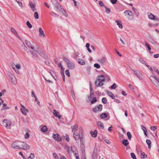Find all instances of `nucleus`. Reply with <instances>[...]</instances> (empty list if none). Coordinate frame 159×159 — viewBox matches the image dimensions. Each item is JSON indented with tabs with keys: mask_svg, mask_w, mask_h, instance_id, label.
<instances>
[{
	"mask_svg": "<svg viewBox=\"0 0 159 159\" xmlns=\"http://www.w3.org/2000/svg\"><path fill=\"white\" fill-rule=\"evenodd\" d=\"M105 81V77L103 75H99L95 82V84L97 87L102 86L103 84V82Z\"/></svg>",
	"mask_w": 159,
	"mask_h": 159,
	"instance_id": "1",
	"label": "nucleus"
},
{
	"mask_svg": "<svg viewBox=\"0 0 159 159\" xmlns=\"http://www.w3.org/2000/svg\"><path fill=\"white\" fill-rule=\"evenodd\" d=\"M63 61L66 63L68 68L70 69H73L75 67L74 63L69 60L67 58L64 57L63 58Z\"/></svg>",
	"mask_w": 159,
	"mask_h": 159,
	"instance_id": "2",
	"label": "nucleus"
},
{
	"mask_svg": "<svg viewBox=\"0 0 159 159\" xmlns=\"http://www.w3.org/2000/svg\"><path fill=\"white\" fill-rule=\"evenodd\" d=\"M124 14L129 20H131L133 19V14L131 11L129 10H126L124 11Z\"/></svg>",
	"mask_w": 159,
	"mask_h": 159,
	"instance_id": "3",
	"label": "nucleus"
},
{
	"mask_svg": "<svg viewBox=\"0 0 159 159\" xmlns=\"http://www.w3.org/2000/svg\"><path fill=\"white\" fill-rule=\"evenodd\" d=\"M73 136L76 141L80 140L81 142L83 139V135L82 134L81 135L77 132H74L73 133Z\"/></svg>",
	"mask_w": 159,
	"mask_h": 159,
	"instance_id": "4",
	"label": "nucleus"
},
{
	"mask_svg": "<svg viewBox=\"0 0 159 159\" xmlns=\"http://www.w3.org/2000/svg\"><path fill=\"white\" fill-rule=\"evenodd\" d=\"M150 79L157 87H159V78L157 79L153 76H151L150 77Z\"/></svg>",
	"mask_w": 159,
	"mask_h": 159,
	"instance_id": "5",
	"label": "nucleus"
},
{
	"mask_svg": "<svg viewBox=\"0 0 159 159\" xmlns=\"http://www.w3.org/2000/svg\"><path fill=\"white\" fill-rule=\"evenodd\" d=\"M20 148L25 150H28L30 148V146L25 142L20 141Z\"/></svg>",
	"mask_w": 159,
	"mask_h": 159,
	"instance_id": "6",
	"label": "nucleus"
},
{
	"mask_svg": "<svg viewBox=\"0 0 159 159\" xmlns=\"http://www.w3.org/2000/svg\"><path fill=\"white\" fill-rule=\"evenodd\" d=\"M11 147L13 148H20V141H16L13 142L11 144Z\"/></svg>",
	"mask_w": 159,
	"mask_h": 159,
	"instance_id": "7",
	"label": "nucleus"
},
{
	"mask_svg": "<svg viewBox=\"0 0 159 159\" xmlns=\"http://www.w3.org/2000/svg\"><path fill=\"white\" fill-rule=\"evenodd\" d=\"M102 109V104H99L97 107H95L92 110L93 112H97L101 111Z\"/></svg>",
	"mask_w": 159,
	"mask_h": 159,
	"instance_id": "8",
	"label": "nucleus"
},
{
	"mask_svg": "<svg viewBox=\"0 0 159 159\" xmlns=\"http://www.w3.org/2000/svg\"><path fill=\"white\" fill-rule=\"evenodd\" d=\"M53 138L57 142H59L61 141V138L58 134H54L53 135Z\"/></svg>",
	"mask_w": 159,
	"mask_h": 159,
	"instance_id": "9",
	"label": "nucleus"
},
{
	"mask_svg": "<svg viewBox=\"0 0 159 159\" xmlns=\"http://www.w3.org/2000/svg\"><path fill=\"white\" fill-rule=\"evenodd\" d=\"M20 105L22 107V108H21L20 109L21 111L25 115H26L27 112H28V110L21 104H20Z\"/></svg>",
	"mask_w": 159,
	"mask_h": 159,
	"instance_id": "10",
	"label": "nucleus"
},
{
	"mask_svg": "<svg viewBox=\"0 0 159 159\" xmlns=\"http://www.w3.org/2000/svg\"><path fill=\"white\" fill-rule=\"evenodd\" d=\"M39 35L41 37H44L46 36L43 30L41 28L39 27Z\"/></svg>",
	"mask_w": 159,
	"mask_h": 159,
	"instance_id": "11",
	"label": "nucleus"
},
{
	"mask_svg": "<svg viewBox=\"0 0 159 159\" xmlns=\"http://www.w3.org/2000/svg\"><path fill=\"white\" fill-rule=\"evenodd\" d=\"M107 58L105 57H102L98 60V61L102 64L104 65L106 62Z\"/></svg>",
	"mask_w": 159,
	"mask_h": 159,
	"instance_id": "12",
	"label": "nucleus"
},
{
	"mask_svg": "<svg viewBox=\"0 0 159 159\" xmlns=\"http://www.w3.org/2000/svg\"><path fill=\"white\" fill-rule=\"evenodd\" d=\"M72 131L73 132H76L78 130V125L75 124L74 125L71 126Z\"/></svg>",
	"mask_w": 159,
	"mask_h": 159,
	"instance_id": "13",
	"label": "nucleus"
},
{
	"mask_svg": "<svg viewBox=\"0 0 159 159\" xmlns=\"http://www.w3.org/2000/svg\"><path fill=\"white\" fill-rule=\"evenodd\" d=\"M97 125L99 128L102 129L104 128V126L103 123L101 121H98L97 122Z\"/></svg>",
	"mask_w": 159,
	"mask_h": 159,
	"instance_id": "14",
	"label": "nucleus"
},
{
	"mask_svg": "<svg viewBox=\"0 0 159 159\" xmlns=\"http://www.w3.org/2000/svg\"><path fill=\"white\" fill-rule=\"evenodd\" d=\"M53 113L55 116L59 119L61 118V116L59 115V112L57 110H53Z\"/></svg>",
	"mask_w": 159,
	"mask_h": 159,
	"instance_id": "15",
	"label": "nucleus"
},
{
	"mask_svg": "<svg viewBox=\"0 0 159 159\" xmlns=\"http://www.w3.org/2000/svg\"><path fill=\"white\" fill-rule=\"evenodd\" d=\"M90 133L92 137L95 138L97 136L98 133L97 131L96 130L94 131H90Z\"/></svg>",
	"mask_w": 159,
	"mask_h": 159,
	"instance_id": "16",
	"label": "nucleus"
},
{
	"mask_svg": "<svg viewBox=\"0 0 159 159\" xmlns=\"http://www.w3.org/2000/svg\"><path fill=\"white\" fill-rule=\"evenodd\" d=\"M41 131L43 132H46L48 131V128L46 125L43 126L41 129Z\"/></svg>",
	"mask_w": 159,
	"mask_h": 159,
	"instance_id": "17",
	"label": "nucleus"
},
{
	"mask_svg": "<svg viewBox=\"0 0 159 159\" xmlns=\"http://www.w3.org/2000/svg\"><path fill=\"white\" fill-rule=\"evenodd\" d=\"M30 6L33 11L36 10V9L35 7V5L34 4L32 3H30Z\"/></svg>",
	"mask_w": 159,
	"mask_h": 159,
	"instance_id": "18",
	"label": "nucleus"
},
{
	"mask_svg": "<svg viewBox=\"0 0 159 159\" xmlns=\"http://www.w3.org/2000/svg\"><path fill=\"white\" fill-rule=\"evenodd\" d=\"M116 22L117 23V24L119 26V27L120 28H122V25L121 23V22L120 21H119L117 20H116Z\"/></svg>",
	"mask_w": 159,
	"mask_h": 159,
	"instance_id": "19",
	"label": "nucleus"
},
{
	"mask_svg": "<svg viewBox=\"0 0 159 159\" xmlns=\"http://www.w3.org/2000/svg\"><path fill=\"white\" fill-rule=\"evenodd\" d=\"M122 143L125 146H127L129 143L127 140L124 139L122 141Z\"/></svg>",
	"mask_w": 159,
	"mask_h": 159,
	"instance_id": "20",
	"label": "nucleus"
},
{
	"mask_svg": "<svg viewBox=\"0 0 159 159\" xmlns=\"http://www.w3.org/2000/svg\"><path fill=\"white\" fill-rule=\"evenodd\" d=\"M6 123V125H5V126L6 127H7V128L8 129H9V128H10V127H11V122L9 120Z\"/></svg>",
	"mask_w": 159,
	"mask_h": 159,
	"instance_id": "21",
	"label": "nucleus"
},
{
	"mask_svg": "<svg viewBox=\"0 0 159 159\" xmlns=\"http://www.w3.org/2000/svg\"><path fill=\"white\" fill-rule=\"evenodd\" d=\"M146 142L148 145V148L150 149L151 148V141L149 139H147Z\"/></svg>",
	"mask_w": 159,
	"mask_h": 159,
	"instance_id": "22",
	"label": "nucleus"
},
{
	"mask_svg": "<svg viewBox=\"0 0 159 159\" xmlns=\"http://www.w3.org/2000/svg\"><path fill=\"white\" fill-rule=\"evenodd\" d=\"M78 63L81 65H84L85 64V62L82 59H78Z\"/></svg>",
	"mask_w": 159,
	"mask_h": 159,
	"instance_id": "23",
	"label": "nucleus"
},
{
	"mask_svg": "<svg viewBox=\"0 0 159 159\" xmlns=\"http://www.w3.org/2000/svg\"><path fill=\"white\" fill-rule=\"evenodd\" d=\"M11 83L14 84H15L17 83V81L16 79L14 77H12L11 79Z\"/></svg>",
	"mask_w": 159,
	"mask_h": 159,
	"instance_id": "24",
	"label": "nucleus"
},
{
	"mask_svg": "<svg viewBox=\"0 0 159 159\" xmlns=\"http://www.w3.org/2000/svg\"><path fill=\"white\" fill-rule=\"evenodd\" d=\"M148 17L151 20H155V16L154 15L152 14L151 13H150L148 15Z\"/></svg>",
	"mask_w": 159,
	"mask_h": 159,
	"instance_id": "25",
	"label": "nucleus"
},
{
	"mask_svg": "<svg viewBox=\"0 0 159 159\" xmlns=\"http://www.w3.org/2000/svg\"><path fill=\"white\" fill-rule=\"evenodd\" d=\"M107 115L106 113H103L101 114V115L100 117L101 118V119H103L106 118L107 117Z\"/></svg>",
	"mask_w": 159,
	"mask_h": 159,
	"instance_id": "26",
	"label": "nucleus"
},
{
	"mask_svg": "<svg viewBox=\"0 0 159 159\" xmlns=\"http://www.w3.org/2000/svg\"><path fill=\"white\" fill-rule=\"evenodd\" d=\"M16 1L18 3L20 7H23L22 0H16Z\"/></svg>",
	"mask_w": 159,
	"mask_h": 159,
	"instance_id": "27",
	"label": "nucleus"
},
{
	"mask_svg": "<svg viewBox=\"0 0 159 159\" xmlns=\"http://www.w3.org/2000/svg\"><path fill=\"white\" fill-rule=\"evenodd\" d=\"M107 94L112 98L114 99L115 98V97L114 95L111 92H108Z\"/></svg>",
	"mask_w": 159,
	"mask_h": 159,
	"instance_id": "28",
	"label": "nucleus"
},
{
	"mask_svg": "<svg viewBox=\"0 0 159 159\" xmlns=\"http://www.w3.org/2000/svg\"><path fill=\"white\" fill-rule=\"evenodd\" d=\"M11 31L15 35H17L18 34V33L14 28H11Z\"/></svg>",
	"mask_w": 159,
	"mask_h": 159,
	"instance_id": "29",
	"label": "nucleus"
},
{
	"mask_svg": "<svg viewBox=\"0 0 159 159\" xmlns=\"http://www.w3.org/2000/svg\"><path fill=\"white\" fill-rule=\"evenodd\" d=\"M34 17L36 19H38L39 18V15L37 12H35L34 13Z\"/></svg>",
	"mask_w": 159,
	"mask_h": 159,
	"instance_id": "30",
	"label": "nucleus"
},
{
	"mask_svg": "<svg viewBox=\"0 0 159 159\" xmlns=\"http://www.w3.org/2000/svg\"><path fill=\"white\" fill-rule=\"evenodd\" d=\"M105 11L106 12L107 14L109 13L111 11L110 9L107 7L106 6H105Z\"/></svg>",
	"mask_w": 159,
	"mask_h": 159,
	"instance_id": "31",
	"label": "nucleus"
},
{
	"mask_svg": "<svg viewBox=\"0 0 159 159\" xmlns=\"http://www.w3.org/2000/svg\"><path fill=\"white\" fill-rule=\"evenodd\" d=\"M53 156L55 159H59L56 153H53Z\"/></svg>",
	"mask_w": 159,
	"mask_h": 159,
	"instance_id": "32",
	"label": "nucleus"
},
{
	"mask_svg": "<svg viewBox=\"0 0 159 159\" xmlns=\"http://www.w3.org/2000/svg\"><path fill=\"white\" fill-rule=\"evenodd\" d=\"M147 155L145 154L144 152H143L141 153V157L142 158H144L147 157Z\"/></svg>",
	"mask_w": 159,
	"mask_h": 159,
	"instance_id": "33",
	"label": "nucleus"
},
{
	"mask_svg": "<svg viewBox=\"0 0 159 159\" xmlns=\"http://www.w3.org/2000/svg\"><path fill=\"white\" fill-rule=\"evenodd\" d=\"M146 66L150 70L152 73L153 74L154 73V71L151 67L148 65H146Z\"/></svg>",
	"mask_w": 159,
	"mask_h": 159,
	"instance_id": "34",
	"label": "nucleus"
},
{
	"mask_svg": "<svg viewBox=\"0 0 159 159\" xmlns=\"http://www.w3.org/2000/svg\"><path fill=\"white\" fill-rule=\"evenodd\" d=\"M90 90H91V93H90L89 97L90 99H91L93 97V92L92 93V90H93V89H92V87H90Z\"/></svg>",
	"mask_w": 159,
	"mask_h": 159,
	"instance_id": "35",
	"label": "nucleus"
},
{
	"mask_svg": "<svg viewBox=\"0 0 159 159\" xmlns=\"http://www.w3.org/2000/svg\"><path fill=\"white\" fill-rule=\"evenodd\" d=\"M65 139L67 142H69L70 141V138L68 134H66L65 136Z\"/></svg>",
	"mask_w": 159,
	"mask_h": 159,
	"instance_id": "36",
	"label": "nucleus"
},
{
	"mask_svg": "<svg viewBox=\"0 0 159 159\" xmlns=\"http://www.w3.org/2000/svg\"><path fill=\"white\" fill-rule=\"evenodd\" d=\"M97 101V100L96 97H93V98L92 100L91 101V103L93 104L94 102H96Z\"/></svg>",
	"mask_w": 159,
	"mask_h": 159,
	"instance_id": "37",
	"label": "nucleus"
},
{
	"mask_svg": "<svg viewBox=\"0 0 159 159\" xmlns=\"http://www.w3.org/2000/svg\"><path fill=\"white\" fill-rule=\"evenodd\" d=\"M26 24L29 28H31L32 27V25L29 21L26 22Z\"/></svg>",
	"mask_w": 159,
	"mask_h": 159,
	"instance_id": "38",
	"label": "nucleus"
},
{
	"mask_svg": "<svg viewBox=\"0 0 159 159\" xmlns=\"http://www.w3.org/2000/svg\"><path fill=\"white\" fill-rule=\"evenodd\" d=\"M2 109H9V107H7V104L4 103L2 107Z\"/></svg>",
	"mask_w": 159,
	"mask_h": 159,
	"instance_id": "39",
	"label": "nucleus"
},
{
	"mask_svg": "<svg viewBox=\"0 0 159 159\" xmlns=\"http://www.w3.org/2000/svg\"><path fill=\"white\" fill-rule=\"evenodd\" d=\"M127 135L128 137V139L129 140H130L131 138V135L130 133L129 132H128L127 133Z\"/></svg>",
	"mask_w": 159,
	"mask_h": 159,
	"instance_id": "40",
	"label": "nucleus"
},
{
	"mask_svg": "<svg viewBox=\"0 0 159 159\" xmlns=\"http://www.w3.org/2000/svg\"><path fill=\"white\" fill-rule=\"evenodd\" d=\"M34 155L31 153L30 156L28 157V159H34Z\"/></svg>",
	"mask_w": 159,
	"mask_h": 159,
	"instance_id": "41",
	"label": "nucleus"
},
{
	"mask_svg": "<svg viewBox=\"0 0 159 159\" xmlns=\"http://www.w3.org/2000/svg\"><path fill=\"white\" fill-rule=\"evenodd\" d=\"M102 102L104 104H106L107 102V99L106 98H103L102 99Z\"/></svg>",
	"mask_w": 159,
	"mask_h": 159,
	"instance_id": "42",
	"label": "nucleus"
},
{
	"mask_svg": "<svg viewBox=\"0 0 159 159\" xmlns=\"http://www.w3.org/2000/svg\"><path fill=\"white\" fill-rule=\"evenodd\" d=\"M94 67L97 69H99L100 67V65L98 63L94 64Z\"/></svg>",
	"mask_w": 159,
	"mask_h": 159,
	"instance_id": "43",
	"label": "nucleus"
},
{
	"mask_svg": "<svg viewBox=\"0 0 159 159\" xmlns=\"http://www.w3.org/2000/svg\"><path fill=\"white\" fill-rule=\"evenodd\" d=\"M65 73L66 75L69 77L70 76L69 70H66L65 71Z\"/></svg>",
	"mask_w": 159,
	"mask_h": 159,
	"instance_id": "44",
	"label": "nucleus"
},
{
	"mask_svg": "<svg viewBox=\"0 0 159 159\" xmlns=\"http://www.w3.org/2000/svg\"><path fill=\"white\" fill-rule=\"evenodd\" d=\"M56 7H57V8L58 9H60L61 10V9H62V7H61V5H60V4H59L58 3Z\"/></svg>",
	"mask_w": 159,
	"mask_h": 159,
	"instance_id": "45",
	"label": "nucleus"
},
{
	"mask_svg": "<svg viewBox=\"0 0 159 159\" xmlns=\"http://www.w3.org/2000/svg\"><path fill=\"white\" fill-rule=\"evenodd\" d=\"M30 137V134L28 132H27L25 134V139H27L29 138Z\"/></svg>",
	"mask_w": 159,
	"mask_h": 159,
	"instance_id": "46",
	"label": "nucleus"
},
{
	"mask_svg": "<svg viewBox=\"0 0 159 159\" xmlns=\"http://www.w3.org/2000/svg\"><path fill=\"white\" fill-rule=\"evenodd\" d=\"M145 44L146 46L147 47L148 50L149 51H150L151 50V48L150 47L149 45L146 42H145Z\"/></svg>",
	"mask_w": 159,
	"mask_h": 159,
	"instance_id": "47",
	"label": "nucleus"
},
{
	"mask_svg": "<svg viewBox=\"0 0 159 159\" xmlns=\"http://www.w3.org/2000/svg\"><path fill=\"white\" fill-rule=\"evenodd\" d=\"M130 155L131 156V157L133 159H136V156L134 153H131Z\"/></svg>",
	"mask_w": 159,
	"mask_h": 159,
	"instance_id": "48",
	"label": "nucleus"
},
{
	"mask_svg": "<svg viewBox=\"0 0 159 159\" xmlns=\"http://www.w3.org/2000/svg\"><path fill=\"white\" fill-rule=\"evenodd\" d=\"M157 128V126H152V127H151V129L153 130V131H154Z\"/></svg>",
	"mask_w": 159,
	"mask_h": 159,
	"instance_id": "49",
	"label": "nucleus"
},
{
	"mask_svg": "<svg viewBox=\"0 0 159 159\" xmlns=\"http://www.w3.org/2000/svg\"><path fill=\"white\" fill-rule=\"evenodd\" d=\"M31 94H32V97H34L35 98V101H37V97H36V96L35 95V94L33 92H32Z\"/></svg>",
	"mask_w": 159,
	"mask_h": 159,
	"instance_id": "50",
	"label": "nucleus"
},
{
	"mask_svg": "<svg viewBox=\"0 0 159 159\" xmlns=\"http://www.w3.org/2000/svg\"><path fill=\"white\" fill-rule=\"evenodd\" d=\"M8 120L5 119L3 120V125L4 126H5L6 125V123L7 122V121H8Z\"/></svg>",
	"mask_w": 159,
	"mask_h": 159,
	"instance_id": "51",
	"label": "nucleus"
},
{
	"mask_svg": "<svg viewBox=\"0 0 159 159\" xmlns=\"http://www.w3.org/2000/svg\"><path fill=\"white\" fill-rule=\"evenodd\" d=\"M116 87V84H114L113 85L111 86V88L112 89H115Z\"/></svg>",
	"mask_w": 159,
	"mask_h": 159,
	"instance_id": "52",
	"label": "nucleus"
},
{
	"mask_svg": "<svg viewBox=\"0 0 159 159\" xmlns=\"http://www.w3.org/2000/svg\"><path fill=\"white\" fill-rule=\"evenodd\" d=\"M75 157L76 159H80L79 155L78 153H75Z\"/></svg>",
	"mask_w": 159,
	"mask_h": 159,
	"instance_id": "53",
	"label": "nucleus"
},
{
	"mask_svg": "<svg viewBox=\"0 0 159 159\" xmlns=\"http://www.w3.org/2000/svg\"><path fill=\"white\" fill-rule=\"evenodd\" d=\"M99 5L101 6H104V4L103 3V2L102 1H99Z\"/></svg>",
	"mask_w": 159,
	"mask_h": 159,
	"instance_id": "54",
	"label": "nucleus"
},
{
	"mask_svg": "<svg viewBox=\"0 0 159 159\" xmlns=\"http://www.w3.org/2000/svg\"><path fill=\"white\" fill-rule=\"evenodd\" d=\"M140 61L143 64H145V63H146L145 61L142 58H140L139 59Z\"/></svg>",
	"mask_w": 159,
	"mask_h": 159,
	"instance_id": "55",
	"label": "nucleus"
},
{
	"mask_svg": "<svg viewBox=\"0 0 159 159\" xmlns=\"http://www.w3.org/2000/svg\"><path fill=\"white\" fill-rule=\"evenodd\" d=\"M50 14L52 16H58L56 14L54 13L53 12H52L50 13Z\"/></svg>",
	"mask_w": 159,
	"mask_h": 159,
	"instance_id": "56",
	"label": "nucleus"
},
{
	"mask_svg": "<svg viewBox=\"0 0 159 159\" xmlns=\"http://www.w3.org/2000/svg\"><path fill=\"white\" fill-rule=\"evenodd\" d=\"M153 69L159 75V70L156 67H153Z\"/></svg>",
	"mask_w": 159,
	"mask_h": 159,
	"instance_id": "57",
	"label": "nucleus"
},
{
	"mask_svg": "<svg viewBox=\"0 0 159 159\" xmlns=\"http://www.w3.org/2000/svg\"><path fill=\"white\" fill-rule=\"evenodd\" d=\"M141 128L143 132L145 131V130H147L146 127L143 125L141 126Z\"/></svg>",
	"mask_w": 159,
	"mask_h": 159,
	"instance_id": "58",
	"label": "nucleus"
},
{
	"mask_svg": "<svg viewBox=\"0 0 159 159\" xmlns=\"http://www.w3.org/2000/svg\"><path fill=\"white\" fill-rule=\"evenodd\" d=\"M61 70H62V72H61V73H63V75H64V70H65V69L62 66H61Z\"/></svg>",
	"mask_w": 159,
	"mask_h": 159,
	"instance_id": "59",
	"label": "nucleus"
},
{
	"mask_svg": "<svg viewBox=\"0 0 159 159\" xmlns=\"http://www.w3.org/2000/svg\"><path fill=\"white\" fill-rule=\"evenodd\" d=\"M111 2L112 4H115L117 2V0H111Z\"/></svg>",
	"mask_w": 159,
	"mask_h": 159,
	"instance_id": "60",
	"label": "nucleus"
},
{
	"mask_svg": "<svg viewBox=\"0 0 159 159\" xmlns=\"http://www.w3.org/2000/svg\"><path fill=\"white\" fill-rule=\"evenodd\" d=\"M15 66L17 69L20 68V65L19 64H17L15 65Z\"/></svg>",
	"mask_w": 159,
	"mask_h": 159,
	"instance_id": "61",
	"label": "nucleus"
},
{
	"mask_svg": "<svg viewBox=\"0 0 159 159\" xmlns=\"http://www.w3.org/2000/svg\"><path fill=\"white\" fill-rule=\"evenodd\" d=\"M132 70L133 71V72H134V74L136 75V76H137L138 77H139V76H138V74L137 73V72L135 70Z\"/></svg>",
	"mask_w": 159,
	"mask_h": 159,
	"instance_id": "62",
	"label": "nucleus"
},
{
	"mask_svg": "<svg viewBox=\"0 0 159 159\" xmlns=\"http://www.w3.org/2000/svg\"><path fill=\"white\" fill-rule=\"evenodd\" d=\"M159 57V54H155L154 55V57L155 58H158Z\"/></svg>",
	"mask_w": 159,
	"mask_h": 159,
	"instance_id": "63",
	"label": "nucleus"
},
{
	"mask_svg": "<svg viewBox=\"0 0 159 159\" xmlns=\"http://www.w3.org/2000/svg\"><path fill=\"white\" fill-rule=\"evenodd\" d=\"M44 4L45 5V6L48 8H49V5L47 3L44 2Z\"/></svg>",
	"mask_w": 159,
	"mask_h": 159,
	"instance_id": "64",
	"label": "nucleus"
}]
</instances>
